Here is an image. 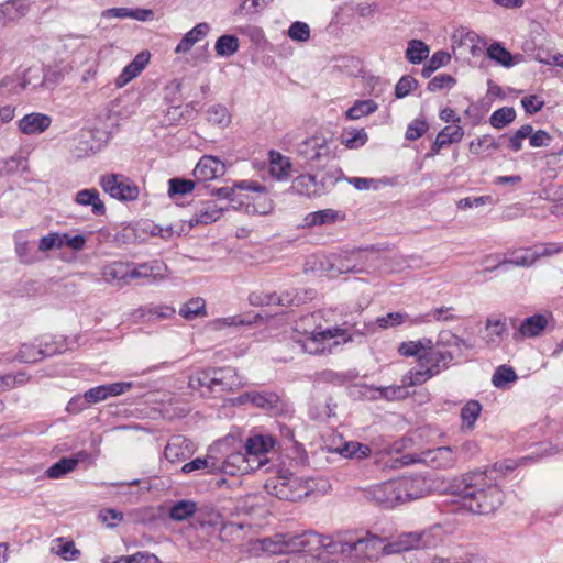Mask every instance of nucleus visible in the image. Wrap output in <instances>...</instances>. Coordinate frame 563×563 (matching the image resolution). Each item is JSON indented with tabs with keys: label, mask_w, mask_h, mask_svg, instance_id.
<instances>
[{
	"label": "nucleus",
	"mask_w": 563,
	"mask_h": 563,
	"mask_svg": "<svg viewBox=\"0 0 563 563\" xmlns=\"http://www.w3.org/2000/svg\"><path fill=\"white\" fill-rule=\"evenodd\" d=\"M262 549L271 553L311 552L321 548L331 554H340L352 560H365L376 556L383 544V539L366 533L363 537L353 534L339 536L334 540L314 531L302 533H277L273 538L261 541Z\"/></svg>",
	"instance_id": "obj_1"
},
{
	"label": "nucleus",
	"mask_w": 563,
	"mask_h": 563,
	"mask_svg": "<svg viewBox=\"0 0 563 563\" xmlns=\"http://www.w3.org/2000/svg\"><path fill=\"white\" fill-rule=\"evenodd\" d=\"M493 472H470L454 481L452 493L459 496L463 507L476 515L494 512L501 504L504 494L492 476Z\"/></svg>",
	"instance_id": "obj_2"
},
{
	"label": "nucleus",
	"mask_w": 563,
	"mask_h": 563,
	"mask_svg": "<svg viewBox=\"0 0 563 563\" xmlns=\"http://www.w3.org/2000/svg\"><path fill=\"white\" fill-rule=\"evenodd\" d=\"M453 360L454 354L452 352L440 351L432 342V347H428L420 356L418 368H412L405 374L402 383L409 386L421 385L449 368Z\"/></svg>",
	"instance_id": "obj_3"
},
{
	"label": "nucleus",
	"mask_w": 563,
	"mask_h": 563,
	"mask_svg": "<svg viewBox=\"0 0 563 563\" xmlns=\"http://www.w3.org/2000/svg\"><path fill=\"white\" fill-rule=\"evenodd\" d=\"M265 489L280 500L295 503L313 493L316 485L312 478L305 479L289 474L267 479Z\"/></svg>",
	"instance_id": "obj_4"
},
{
	"label": "nucleus",
	"mask_w": 563,
	"mask_h": 563,
	"mask_svg": "<svg viewBox=\"0 0 563 563\" xmlns=\"http://www.w3.org/2000/svg\"><path fill=\"white\" fill-rule=\"evenodd\" d=\"M399 463L401 466L419 463L433 470H450L457 464V452L448 445L427 448L401 455Z\"/></svg>",
	"instance_id": "obj_5"
},
{
	"label": "nucleus",
	"mask_w": 563,
	"mask_h": 563,
	"mask_svg": "<svg viewBox=\"0 0 563 563\" xmlns=\"http://www.w3.org/2000/svg\"><path fill=\"white\" fill-rule=\"evenodd\" d=\"M441 541V529L432 527L422 531L401 533L395 541L384 545L383 552L391 554L410 550L434 549Z\"/></svg>",
	"instance_id": "obj_6"
},
{
	"label": "nucleus",
	"mask_w": 563,
	"mask_h": 563,
	"mask_svg": "<svg viewBox=\"0 0 563 563\" xmlns=\"http://www.w3.org/2000/svg\"><path fill=\"white\" fill-rule=\"evenodd\" d=\"M347 331L340 327L327 328L324 330L308 333L300 342L301 347L309 354L331 353L333 347L351 341Z\"/></svg>",
	"instance_id": "obj_7"
},
{
	"label": "nucleus",
	"mask_w": 563,
	"mask_h": 563,
	"mask_svg": "<svg viewBox=\"0 0 563 563\" xmlns=\"http://www.w3.org/2000/svg\"><path fill=\"white\" fill-rule=\"evenodd\" d=\"M235 371L232 367L207 368L198 371L189 378V386L194 389L205 387L207 391L231 390L239 386Z\"/></svg>",
	"instance_id": "obj_8"
},
{
	"label": "nucleus",
	"mask_w": 563,
	"mask_h": 563,
	"mask_svg": "<svg viewBox=\"0 0 563 563\" xmlns=\"http://www.w3.org/2000/svg\"><path fill=\"white\" fill-rule=\"evenodd\" d=\"M99 185L111 198L124 202L134 201L140 195L139 186L123 174H106Z\"/></svg>",
	"instance_id": "obj_9"
},
{
	"label": "nucleus",
	"mask_w": 563,
	"mask_h": 563,
	"mask_svg": "<svg viewBox=\"0 0 563 563\" xmlns=\"http://www.w3.org/2000/svg\"><path fill=\"white\" fill-rule=\"evenodd\" d=\"M238 402L241 405L250 404L260 408L272 416H279L286 411L285 400L274 391H246L238 397Z\"/></svg>",
	"instance_id": "obj_10"
},
{
	"label": "nucleus",
	"mask_w": 563,
	"mask_h": 563,
	"mask_svg": "<svg viewBox=\"0 0 563 563\" xmlns=\"http://www.w3.org/2000/svg\"><path fill=\"white\" fill-rule=\"evenodd\" d=\"M332 140L323 135H313L298 146V155L316 166H323L332 156Z\"/></svg>",
	"instance_id": "obj_11"
},
{
	"label": "nucleus",
	"mask_w": 563,
	"mask_h": 563,
	"mask_svg": "<svg viewBox=\"0 0 563 563\" xmlns=\"http://www.w3.org/2000/svg\"><path fill=\"white\" fill-rule=\"evenodd\" d=\"M260 467L261 461L255 460V457L251 460L245 451L232 452L222 462L218 461V472L231 476L249 474Z\"/></svg>",
	"instance_id": "obj_12"
},
{
	"label": "nucleus",
	"mask_w": 563,
	"mask_h": 563,
	"mask_svg": "<svg viewBox=\"0 0 563 563\" xmlns=\"http://www.w3.org/2000/svg\"><path fill=\"white\" fill-rule=\"evenodd\" d=\"M396 482L402 504L422 498L431 492L430 482L421 475L402 476Z\"/></svg>",
	"instance_id": "obj_13"
},
{
	"label": "nucleus",
	"mask_w": 563,
	"mask_h": 563,
	"mask_svg": "<svg viewBox=\"0 0 563 563\" xmlns=\"http://www.w3.org/2000/svg\"><path fill=\"white\" fill-rule=\"evenodd\" d=\"M367 497L384 508H394L402 505L396 479L373 486L367 490Z\"/></svg>",
	"instance_id": "obj_14"
},
{
	"label": "nucleus",
	"mask_w": 563,
	"mask_h": 563,
	"mask_svg": "<svg viewBox=\"0 0 563 563\" xmlns=\"http://www.w3.org/2000/svg\"><path fill=\"white\" fill-rule=\"evenodd\" d=\"M166 269V265L159 261H151L142 264L130 263V283L136 279H143L144 284L162 280Z\"/></svg>",
	"instance_id": "obj_15"
},
{
	"label": "nucleus",
	"mask_w": 563,
	"mask_h": 563,
	"mask_svg": "<svg viewBox=\"0 0 563 563\" xmlns=\"http://www.w3.org/2000/svg\"><path fill=\"white\" fill-rule=\"evenodd\" d=\"M224 173V163L211 155L202 156L194 169V176L197 181L212 180Z\"/></svg>",
	"instance_id": "obj_16"
},
{
	"label": "nucleus",
	"mask_w": 563,
	"mask_h": 563,
	"mask_svg": "<svg viewBox=\"0 0 563 563\" xmlns=\"http://www.w3.org/2000/svg\"><path fill=\"white\" fill-rule=\"evenodd\" d=\"M51 124L52 119L49 115L40 112H32L25 114L21 120H19L18 128L23 134L34 135L45 132Z\"/></svg>",
	"instance_id": "obj_17"
},
{
	"label": "nucleus",
	"mask_w": 563,
	"mask_h": 563,
	"mask_svg": "<svg viewBox=\"0 0 563 563\" xmlns=\"http://www.w3.org/2000/svg\"><path fill=\"white\" fill-rule=\"evenodd\" d=\"M151 55L147 51L139 53L131 63H129L121 74L117 77L114 84L118 88H122L131 80L137 77L150 63Z\"/></svg>",
	"instance_id": "obj_18"
},
{
	"label": "nucleus",
	"mask_w": 563,
	"mask_h": 563,
	"mask_svg": "<svg viewBox=\"0 0 563 563\" xmlns=\"http://www.w3.org/2000/svg\"><path fill=\"white\" fill-rule=\"evenodd\" d=\"M275 441L269 435H254L250 437L243 449L249 457H255L261 461V467L267 462L265 454L274 446Z\"/></svg>",
	"instance_id": "obj_19"
},
{
	"label": "nucleus",
	"mask_w": 563,
	"mask_h": 563,
	"mask_svg": "<svg viewBox=\"0 0 563 563\" xmlns=\"http://www.w3.org/2000/svg\"><path fill=\"white\" fill-rule=\"evenodd\" d=\"M548 324V320L542 314H533L521 321L518 329L514 332L512 339L520 341L525 338H534L540 335Z\"/></svg>",
	"instance_id": "obj_20"
},
{
	"label": "nucleus",
	"mask_w": 563,
	"mask_h": 563,
	"mask_svg": "<svg viewBox=\"0 0 563 563\" xmlns=\"http://www.w3.org/2000/svg\"><path fill=\"white\" fill-rule=\"evenodd\" d=\"M225 208L219 207L214 201L202 202L189 220V225L210 224L218 221Z\"/></svg>",
	"instance_id": "obj_21"
},
{
	"label": "nucleus",
	"mask_w": 563,
	"mask_h": 563,
	"mask_svg": "<svg viewBox=\"0 0 563 563\" xmlns=\"http://www.w3.org/2000/svg\"><path fill=\"white\" fill-rule=\"evenodd\" d=\"M552 252L548 249H543L541 252L532 251V250H525L521 253L514 254L510 258H505L500 261L497 265H495L492 268H486L485 271L492 272L495 269H498L506 265H514V266H521V267H528L536 263V261L540 256L549 255Z\"/></svg>",
	"instance_id": "obj_22"
},
{
	"label": "nucleus",
	"mask_w": 563,
	"mask_h": 563,
	"mask_svg": "<svg viewBox=\"0 0 563 563\" xmlns=\"http://www.w3.org/2000/svg\"><path fill=\"white\" fill-rule=\"evenodd\" d=\"M87 457L88 453L85 451H80L73 456L62 457L47 468L46 475L48 478H62L66 474L74 471L78 463Z\"/></svg>",
	"instance_id": "obj_23"
},
{
	"label": "nucleus",
	"mask_w": 563,
	"mask_h": 563,
	"mask_svg": "<svg viewBox=\"0 0 563 563\" xmlns=\"http://www.w3.org/2000/svg\"><path fill=\"white\" fill-rule=\"evenodd\" d=\"M104 280L115 286H124L130 284V263L113 262L107 265L102 271Z\"/></svg>",
	"instance_id": "obj_24"
},
{
	"label": "nucleus",
	"mask_w": 563,
	"mask_h": 563,
	"mask_svg": "<svg viewBox=\"0 0 563 563\" xmlns=\"http://www.w3.org/2000/svg\"><path fill=\"white\" fill-rule=\"evenodd\" d=\"M269 157V174L277 180H286L291 176V162L289 157L284 156L277 151L271 150Z\"/></svg>",
	"instance_id": "obj_25"
},
{
	"label": "nucleus",
	"mask_w": 563,
	"mask_h": 563,
	"mask_svg": "<svg viewBox=\"0 0 563 563\" xmlns=\"http://www.w3.org/2000/svg\"><path fill=\"white\" fill-rule=\"evenodd\" d=\"M409 316L406 312H388L386 316H382L376 318L374 323L364 324L363 329H357L356 332L361 334L373 333L375 327L380 329L394 328L402 324L407 320H409Z\"/></svg>",
	"instance_id": "obj_26"
},
{
	"label": "nucleus",
	"mask_w": 563,
	"mask_h": 563,
	"mask_svg": "<svg viewBox=\"0 0 563 563\" xmlns=\"http://www.w3.org/2000/svg\"><path fill=\"white\" fill-rule=\"evenodd\" d=\"M210 31V26L206 22L198 23L190 31H188L175 48L176 54L188 53L192 46L202 40Z\"/></svg>",
	"instance_id": "obj_27"
},
{
	"label": "nucleus",
	"mask_w": 563,
	"mask_h": 563,
	"mask_svg": "<svg viewBox=\"0 0 563 563\" xmlns=\"http://www.w3.org/2000/svg\"><path fill=\"white\" fill-rule=\"evenodd\" d=\"M485 332L486 342L497 345L508 333L507 319L488 317L485 322Z\"/></svg>",
	"instance_id": "obj_28"
},
{
	"label": "nucleus",
	"mask_w": 563,
	"mask_h": 563,
	"mask_svg": "<svg viewBox=\"0 0 563 563\" xmlns=\"http://www.w3.org/2000/svg\"><path fill=\"white\" fill-rule=\"evenodd\" d=\"M188 440L181 435H176L170 439L164 450L166 460L170 463H177L187 459L189 454Z\"/></svg>",
	"instance_id": "obj_29"
},
{
	"label": "nucleus",
	"mask_w": 563,
	"mask_h": 563,
	"mask_svg": "<svg viewBox=\"0 0 563 563\" xmlns=\"http://www.w3.org/2000/svg\"><path fill=\"white\" fill-rule=\"evenodd\" d=\"M464 131L461 126H445L437 135L434 142L431 145V154L435 155L440 150L451 143H456L462 140Z\"/></svg>",
	"instance_id": "obj_30"
},
{
	"label": "nucleus",
	"mask_w": 563,
	"mask_h": 563,
	"mask_svg": "<svg viewBox=\"0 0 563 563\" xmlns=\"http://www.w3.org/2000/svg\"><path fill=\"white\" fill-rule=\"evenodd\" d=\"M75 201L80 206H91V211L95 216H103L106 213V206L95 188L79 190L76 194Z\"/></svg>",
	"instance_id": "obj_31"
},
{
	"label": "nucleus",
	"mask_w": 563,
	"mask_h": 563,
	"mask_svg": "<svg viewBox=\"0 0 563 563\" xmlns=\"http://www.w3.org/2000/svg\"><path fill=\"white\" fill-rule=\"evenodd\" d=\"M29 5L23 0H9L0 5V25L26 14Z\"/></svg>",
	"instance_id": "obj_32"
},
{
	"label": "nucleus",
	"mask_w": 563,
	"mask_h": 563,
	"mask_svg": "<svg viewBox=\"0 0 563 563\" xmlns=\"http://www.w3.org/2000/svg\"><path fill=\"white\" fill-rule=\"evenodd\" d=\"M291 189L301 196L316 197L321 195L318 178L314 175H300L292 181Z\"/></svg>",
	"instance_id": "obj_33"
},
{
	"label": "nucleus",
	"mask_w": 563,
	"mask_h": 563,
	"mask_svg": "<svg viewBox=\"0 0 563 563\" xmlns=\"http://www.w3.org/2000/svg\"><path fill=\"white\" fill-rule=\"evenodd\" d=\"M428 347H432V340L428 338L418 341H406L399 344L398 353L406 357L417 356L419 363L420 356Z\"/></svg>",
	"instance_id": "obj_34"
},
{
	"label": "nucleus",
	"mask_w": 563,
	"mask_h": 563,
	"mask_svg": "<svg viewBox=\"0 0 563 563\" xmlns=\"http://www.w3.org/2000/svg\"><path fill=\"white\" fill-rule=\"evenodd\" d=\"M179 314L186 320H195L207 316L205 299L201 297L191 298L181 306Z\"/></svg>",
	"instance_id": "obj_35"
},
{
	"label": "nucleus",
	"mask_w": 563,
	"mask_h": 563,
	"mask_svg": "<svg viewBox=\"0 0 563 563\" xmlns=\"http://www.w3.org/2000/svg\"><path fill=\"white\" fill-rule=\"evenodd\" d=\"M197 504L192 500H178L169 508V517L175 521L186 520L195 515Z\"/></svg>",
	"instance_id": "obj_36"
},
{
	"label": "nucleus",
	"mask_w": 563,
	"mask_h": 563,
	"mask_svg": "<svg viewBox=\"0 0 563 563\" xmlns=\"http://www.w3.org/2000/svg\"><path fill=\"white\" fill-rule=\"evenodd\" d=\"M207 470L208 473H218V460L208 455L207 457H196L195 460L186 463L181 467V472L189 474L194 471Z\"/></svg>",
	"instance_id": "obj_37"
},
{
	"label": "nucleus",
	"mask_w": 563,
	"mask_h": 563,
	"mask_svg": "<svg viewBox=\"0 0 563 563\" xmlns=\"http://www.w3.org/2000/svg\"><path fill=\"white\" fill-rule=\"evenodd\" d=\"M208 122L220 128H227L231 123V114L223 104H212L207 110Z\"/></svg>",
	"instance_id": "obj_38"
},
{
	"label": "nucleus",
	"mask_w": 563,
	"mask_h": 563,
	"mask_svg": "<svg viewBox=\"0 0 563 563\" xmlns=\"http://www.w3.org/2000/svg\"><path fill=\"white\" fill-rule=\"evenodd\" d=\"M429 52V47L424 42L420 40H411L408 43L405 56L409 63L420 64L428 57Z\"/></svg>",
	"instance_id": "obj_39"
},
{
	"label": "nucleus",
	"mask_w": 563,
	"mask_h": 563,
	"mask_svg": "<svg viewBox=\"0 0 563 563\" xmlns=\"http://www.w3.org/2000/svg\"><path fill=\"white\" fill-rule=\"evenodd\" d=\"M482 411V405L477 400H468L461 409L463 427L472 430Z\"/></svg>",
	"instance_id": "obj_40"
},
{
	"label": "nucleus",
	"mask_w": 563,
	"mask_h": 563,
	"mask_svg": "<svg viewBox=\"0 0 563 563\" xmlns=\"http://www.w3.org/2000/svg\"><path fill=\"white\" fill-rule=\"evenodd\" d=\"M274 210V202L267 195L260 194L254 199L253 202L246 205V211L247 213L252 214H260V216H266L273 212Z\"/></svg>",
	"instance_id": "obj_41"
},
{
	"label": "nucleus",
	"mask_w": 563,
	"mask_h": 563,
	"mask_svg": "<svg viewBox=\"0 0 563 563\" xmlns=\"http://www.w3.org/2000/svg\"><path fill=\"white\" fill-rule=\"evenodd\" d=\"M487 56L504 67H511L515 65L511 53L498 42L490 44L487 48Z\"/></svg>",
	"instance_id": "obj_42"
},
{
	"label": "nucleus",
	"mask_w": 563,
	"mask_h": 563,
	"mask_svg": "<svg viewBox=\"0 0 563 563\" xmlns=\"http://www.w3.org/2000/svg\"><path fill=\"white\" fill-rule=\"evenodd\" d=\"M239 40L235 35H221L214 45L217 55L222 57H229L234 55L239 51Z\"/></svg>",
	"instance_id": "obj_43"
},
{
	"label": "nucleus",
	"mask_w": 563,
	"mask_h": 563,
	"mask_svg": "<svg viewBox=\"0 0 563 563\" xmlns=\"http://www.w3.org/2000/svg\"><path fill=\"white\" fill-rule=\"evenodd\" d=\"M518 379V376L515 372V369L511 366L508 365H500L498 366L493 376H492V384L496 388H506L509 383H514Z\"/></svg>",
	"instance_id": "obj_44"
},
{
	"label": "nucleus",
	"mask_w": 563,
	"mask_h": 563,
	"mask_svg": "<svg viewBox=\"0 0 563 563\" xmlns=\"http://www.w3.org/2000/svg\"><path fill=\"white\" fill-rule=\"evenodd\" d=\"M516 119V111L512 107H503L495 110L489 117V123L495 129H503L514 122Z\"/></svg>",
	"instance_id": "obj_45"
},
{
	"label": "nucleus",
	"mask_w": 563,
	"mask_h": 563,
	"mask_svg": "<svg viewBox=\"0 0 563 563\" xmlns=\"http://www.w3.org/2000/svg\"><path fill=\"white\" fill-rule=\"evenodd\" d=\"M451 59V56L449 53L444 51H438L435 52L429 62L423 66L421 69V75L424 78H429L437 69H439L442 66H445Z\"/></svg>",
	"instance_id": "obj_46"
},
{
	"label": "nucleus",
	"mask_w": 563,
	"mask_h": 563,
	"mask_svg": "<svg viewBox=\"0 0 563 563\" xmlns=\"http://www.w3.org/2000/svg\"><path fill=\"white\" fill-rule=\"evenodd\" d=\"M30 380V376L24 372L16 374H7L0 376V393L11 390L25 385Z\"/></svg>",
	"instance_id": "obj_47"
},
{
	"label": "nucleus",
	"mask_w": 563,
	"mask_h": 563,
	"mask_svg": "<svg viewBox=\"0 0 563 563\" xmlns=\"http://www.w3.org/2000/svg\"><path fill=\"white\" fill-rule=\"evenodd\" d=\"M196 181L185 178H170L168 180V195L169 197L174 196H184L191 192L195 189Z\"/></svg>",
	"instance_id": "obj_48"
},
{
	"label": "nucleus",
	"mask_w": 563,
	"mask_h": 563,
	"mask_svg": "<svg viewBox=\"0 0 563 563\" xmlns=\"http://www.w3.org/2000/svg\"><path fill=\"white\" fill-rule=\"evenodd\" d=\"M376 109L377 104L373 100H360L356 101L354 106L346 111V117L351 120H356L375 112Z\"/></svg>",
	"instance_id": "obj_49"
},
{
	"label": "nucleus",
	"mask_w": 563,
	"mask_h": 563,
	"mask_svg": "<svg viewBox=\"0 0 563 563\" xmlns=\"http://www.w3.org/2000/svg\"><path fill=\"white\" fill-rule=\"evenodd\" d=\"M342 143L349 148H358L367 142V133L364 129L345 130L342 133Z\"/></svg>",
	"instance_id": "obj_50"
},
{
	"label": "nucleus",
	"mask_w": 563,
	"mask_h": 563,
	"mask_svg": "<svg viewBox=\"0 0 563 563\" xmlns=\"http://www.w3.org/2000/svg\"><path fill=\"white\" fill-rule=\"evenodd\" d=\"M452 311H453L452 307H441V308L434 309L432 312H429L424 317L419 316V317H416L415 319H410V321L412 324H419V323L428 321L427 317L432 316L433 319L439 322H449V321H453L456 319L455 314H453Z\"/></svg>",
	"instance_id": "obj_51"
},
{
	"label": "nucleus",
	"mask_w": 563,
	"mask_h": 563,
	"mask_svg": "<svg viewBox=\"0 0 563 563\" xmlns=\"http://www.w3.org/2000/svg\"><path fill=\"white\" fill-rule=\"evenodd\" d=\"M338 219V212L332 209H323L311 212L307 216L306 221L308 225H322L333 223Z\"/></svg>",
	"instance_id": "obj_52"
},
{
	"label": "nucleus",
	"mask_w": 563,
	"mask_h": 563,
	"mask_svg": "<svg viewBox=\"0 0 563 563\" xmlns=\"http://www.w3.org/2000/svg\"><path fill=\"white\" fill-rule=\"evenodd\" d=\"M340 453L350 459H363L369 455L371 449L363 443L351 441L340 449Z\"/></svg>",
	"instance_id": "obj_53"
},
{
	"label": "nucleus",
	"mask_w": 563,
	"mask_h": 563,
	"mask_svg": "<svg viewBox=\"0 0 563 563\" xmlns=\"http://www.w3.org/2000/svg\"><path fill=\"white\" fill-rule=\"evenodd\" d=\"M140 311L143 317L148 316L150 318L153 317L156 319H169L176 313V310L173 307L165 305H148L142 307Z\"/></svg>",
	"instance_id": "obj_54"
},
{
	"label": "nucleus",
	"mask_w": 563,
	"mask_h": 563,
	"mask_svg": "<svg viewBox=\"0 0 563 563\" xmlns=\"http://www.w3.org/2000/svg\"><path fill=\"white\" fill-rule=\"evenodd\" d=\"M44 351L32 344H23L18 353V360L23 363H35L44 357Z\"/></svg>",
	"instance_id": "obj_55"
},
{
	"label": "nucleus",
	"mask_w": 563,
	"mask_h": 563,
	"mask_svg": "<svg viewBox=\"0 0 563 563\" xmlns=\"http://www.w3.org/2000/svg\"><path fill=\"white\" fill-rule=\"evenodd\" d=\"M532 132V125H521L511 136L508 137V147L517 153L522 148V141Z\"/></svg>",
	"instance_id": "obj_56"
},
{
	"label": "nucleus",
	"mask_w": 563,
	"mask_h": 563,
	"mask_svg": "<svg viewBox=\"0 0 563 563\" xmlns=\"http://www.w3.org/2000/svg\"><path fill=\"white\" fill-rule=\"evenodd\" d=\"M499 143L488 134L483 135L470 143V152L475 155H479L484 150H497Z\"/></svg>",
	"instance_id": "obj_57"
},
{
	"label": "nucleus",
	"mask_w": 563,
	"mask_h": 563,
	"mask_svg": "<svg viewBox=\"0 0 563 563\" xmlns=\"http://www.w3.org/2000/svg\"><path fill=\"white\" fill-rule=\"evenodd\" d=\"M418 87V80L410 75L402 76L395 86V96L398 99L407 97Z\"/></svg>",
	"instance_id": "obj_58"
},
{
	"label": "nucleus",
	"mask_w": 563,
	"mask_h": 563,
	"mask_svg": "<svg viewBox=\"0 0 563 563\" xmlns=\"http://www.w3.org/2000/svg\"><path fill=\"white\" fill-rule=\"evenodd\" d=\"M288 36L294 41L306 42L310 38V27L305 22L296 21L289 26Z\"/></svg>",
	"instance_id": "obj_59"
},
{
	"label": "nucleus",
	"mask_w": 563,
	"mask_h": 563,
	"mask_svg": "<svg viewBox=\"0 0 563 563\" xmlns=\"http://www.w3.org/2000/svg\"><path fill=\"white\" fill-rule=\"evenodd\" d=\"M250 302L253 306L285 305L284 299L275 292L271 294H251Z\"/></svg>",
	"instance_id": "obj_60"
},
{
	"label": "nucleus",
	"mask_w": 563,
	"mask_h": 563,
	"mask_svg": "<svg viewBox=\"0 0 563 563\" xmlns=\"http://www.w3.org/2000/svg\"><path fill=\"white\" fill-rule=\"evenodd\" d=\"M98 518L108 528H115L123 520V514L115 509L107 508L99 511Z\"/></svg>",
	"instance_id": "obj_61"
},
{
	"label": "nucleus",
	"mask_w": 563,
	"mask_h": 563,
	"mask_svg": "<svg viewBox=\"0 0 563 563\" xmlns=\"http://www.w3.org/2000/svg\"><path fill=\"white\" fill-rule=\"evenodd\" d=\"M456 82L455 78L448 74H440L433 77L429 82L427 89L431 92L441 90L446 87H452Z\"/></svg>",
	"instance_id": "obj_62"
},
{
	"label": "nucleus",
	"mask_w": 563,
	"mask_h": 563,
	"mask_svg": "<svg viewBox=\"0 0 563 563\" xmlns=\"http://www.w3.org/2000/svg\"><path fill=\"white\" fill-rule=\"evenodd\" d=\"M428 130V123L426 120L416 119L407 128L406 139L409 141H416L421 137Z\"/></svg>",
	"instance_id": "obj_63"
},
{
	"label": "nucleus",
	"mask_w": 563,
	"mask_h": 563,
	"mask_svg": "<svg viewBox=\"0 0 563 563\" xmlns=\"http://www.w3.org/2000/svg\"><path fill=\"white\" fill-rule=\"evenodd\" d=\"M63 247L62 233L53 232L40 240L38 250L42 252L49 251L52 249Z\"/></svg>",
	"instance_id": "obj_64"
}]
</instances>
